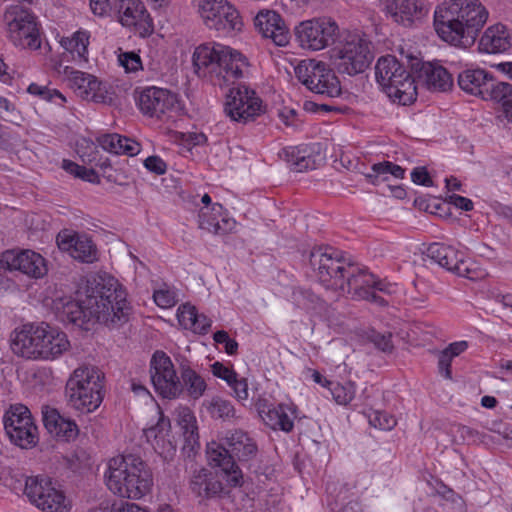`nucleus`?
<instances>
[{
  "label": "nucleus",
  "instance_id": "obj_1",
  "mask_svg": "<svg viewBox=\"0 0 512 512\" xmlns=\"http://www.w3.org/2000/svg\"><path fill=\"white\" fill-rule=\"evenodd\" d=\"M53 310L62 322L79 327H84L92 319L114 326L127 320L130 306L118 280L102 274L87 281L84 299L73 300L70 296L55 298Z\"/></svg>",
  "mask_w": 512,
  "mask_h": 512
},
{
  "label": "nucleus",
  "instance_id": "obj_2",
  "mask_svg": "<svg viewBox=\"0 0 512 512\" xmlns=\"http://www.w3.org/2000/svg\"><path fill=\"white\" fill-rule=\"evenodd\" d=\"M489 17L479 0H445L434 12V27L439 37L455 46L472 45Z\"/></svg>",
  "mask_w": 512,
  "mask_h": 512
},
{
  "label": "nucleus",
  "instance_id": "obj_3",
  "mask_svg": "<svg viewBox=\"0 0 512 512\" xmlns=\"http://www.w3.org/2000/svg\"><path fill=\"white\" fill-rule=\"evenodd\" d=\"M375 77L382 91L394 103L408 105L416 100V80L396 57L387 55L379 58L375 66Z\"/></svg>",
  "mask_w": 512,
  "mask_h": 512
},
{
  "label": "nucleus",
  "instance_id": "obj_4",
  "mask_svg": "<svg viewBox=\"0 0 512 512\" xmlns=\"http://www.w3.org/2000/svg\"><path fill=\"white\" fill-rule=\"evenodd\" d=\"M104 374L94 366H80L73 371L66 384L69 404L82 413L96 410L103 400Z\"/></svg>",
  "mask_w": 512,
  "mask_h": 512
},
{
  "label": "nucleus",
  "instance_id": "obj_5",
  "mask_svg": "<svg viewBox=\"0 0 512 512\" xmlns=\"http://www.w3.org/2000/svg\"><path fill=\"white\" fill-rule=\"evenodd\" d=\"M374 58L372 43L360 35H350L332 50L331 59L339 73L356 75L364 72Z\"/></svg>",
  "mask_w": 512,
  "mask_h": 512
},
{
  "label": "nucleus",
  "instance_id": "obj_6",
  "mask_svg": "<svg viewBox=\"0 0 512 512\" xmlns=\"http://www.w3.org/2000/svg\"><path fill=\"white\" fill-rule=\"evenodd\" d=\"M297 79L313 93L337 97L341 94L340 82L334 71L322 61L306 59L294 69Z\"/></svg>",
  "mask_w": 512,
  "mask_h": 512
},
{
  "label": "nucleus",
  "instance_id": "obj_7",
  "mask_svg": "<svg viewBox=\"0 0 512 512\" xmlns=\"http://www.w3.org/2000/svg\"><path fill=\"white\" fill-rule=\"evenodd\" d=\"M10 41L17 47L38 50L41 38L36 17L26 9L11 7L5 13Z\"/></svg>",
  "mask_w": 512,
  "mask_h": 512
},
{
  "label": "nucleus",
  "instance_id": "obj_8",
  "mask_svg": "<svg viewBox=\"0 0 512 512\" xmlns=\"http://www.w3.org/2000/svg\"><path fill=\"white\" fill-rule=\"evenodd\" d=\"M24 494L43 512H68L70 504L64 493L56 488L47 476H29L25 481Z\"/></svg>",
  "mask_w": 512,
  "mask_h": 512
},
{
  "label": "nucleus",
  "instance_id": "obj_9",
  "mask_svg": "<svg viewBox=\"0 0 512 512\" xmlns=\"http://www.w3.org/2000/svg\"><path fill=\"white\" fill-rule=\"evenodd\" d=\"M310 265L325 288L341 293L346 286L349 268L347 269L344 262L334 255L332 248H314L310 253Z\"/></svg>",
  "mask_w": 512,
  "mask_h": 512
},
{
  "label": "nucleus",
  "instance_id": "obj_10",
  "mask_svg": "<svg viewBox=\"0 0 512 512\" xmlns=\"http://www.w3.org/2000/svg\"><path fill=\"white\" fill-rule=\"evenodd\" d=\"M264 111L262 100L245 85L231 88L226 95L224 112L232 121L246 124L254 121Z\"/></svg>",
  "mask_w": 512,
  "mask_h": 512
},
{
  "label": "nucleus",
  "instance_id": "obj_11",
  "mask_svg": "<svg viewBox=\"0 0 512 512\" xmlns=\"http://www.w3.org/2000/svg\"><path fill=\"white\" fill-rule=\"evenodd\" d=\"M337 23L328 18L302 21L295 27L299 45L312 51L322 50L333 44L338 37Z\"/></svg>",
  "mask_w": 512,
  "mask_h": 512
},
{
  "label": "nucleus",
  "instance_id": "obj_12",
  "mask_svg": "<svg viewBox=\"0 0 512 512\" xmlns=\"http://www.w3.org/2000/svg\"><path fill=\"white\" fill-rule=\"evenodd\" d=\"M137 105L144 115L159 120L173 118L181 110L177 94L155 86L147 87L139 93Z\"/></svg>",
  "mask_w": 512,
  "mask_h": 512
},
{
  "label": "nucleus",
  "instance_id": "obj_13",
  "mask_svg": "<svg viewBox=\"0 0 512 512\" xmlns=\"http://www.w3.org/2000/svg\"><path fill=\"white\" fill-rule=\"evenodd\" d=\"M199 12L209 29L229 33L240 31L242 28L239 12L227 0H202Z\"/></svg>",
  "mask_w": 512,
  "mask_h": 512
},
{
  "label": "nucleus",
  "instance_id": "obj_14",
  "mask_svg": "<svg viewBox=\"0 0 512 512\" xmlns=\"http://www.w3.org/2000/svg\"><path fill=\"white\" fill-rule=\"evenodd\" d=\"M376 291L390 293V285L376 280L373 274L365 270L349 266L346 286L341 290V294H350L355 299L367 300L379 306H386L387 301L377 295Z\"/></svg>",
  "mask_w": 512,
  "mask_h": 512
},
{
  "label": "nucleus",
  "instance_id": "obj_15",
  "mask_svg": "<svg viewBox=\"0 0 512 512\" xmlns=\"http://www.w3.org/2000/svg\"><path fill=\"white\" fill-rule=\"evenodd\" d=\"M4 428L10 440L21 448L37 443V427L29 409L21 404L11 406L4 415Z\"/></svg>",
  "mask_w": 512,
  "mask_h": 512
},
{
  "label": "nucleus",
  "instance_id": "obj_16",
  "mask_svg": "<svg viewBox=\"0 0 512 512\" xmlns=\"http://www.w3.org/2000/svg\"><path fill=\"white\" fill-rule=\"evenodd\" d=\"M427 256L439 266L460 277L477 280L484 277V271L463 257V254L450 245L432 243L427 248Z\"/></svg>",
  "mask_w": 512,
  "mask_h": 512
},
{
  "label": "nucleus",
  "instance_id": "obj_17",
  "mask_svg": "<svg viewBox=\"0 0 512 512\" xmlns=\"http://www.w3.org/2000/svg\"><path fill=\"white\" fill-rule=\"evenodd\" d=\"M151 381L155 391L167 399L178 398L183 393V386L176 374L169 356L156 351L151 359Z\"/></svg>",
  "mask_w": 512,
  "mask_h": 512
},
{
  "label": "nucleus",
  "instance_id": "obj_18",
  "mask_svg": "<svg viewBox=\"0 0 512 512\" xmlns=\"http://www.w3.org/2000/svg\"><path fill=\"white\" fill-rule=\"evenodd\" d=\"M69 82L77 96L84 100L105 105L114 103V92L107 84L100 82L91 74L72 70L69 74Z\"/></svg>",
  "mask_w": 512,
  "mask_h": 512
},
{
  "label": "nucleus",
  "instance_id": "obj_19",
  "mask_svg": "<svg viewBox=\"0 0 512 512\" xmlns=\"http://www.w3.org/2000/svg\"><path fill=\"white\" fill-rule=\"evenodd\" d=\"M0 267L10 271L18 270L35 279L42 278L47 273L45 259L32 250L3 252L0 256Z\"/></svg>",
  "mask_w": 512,
  "mask_h": 512
},
{
  "label": "nucleus",
  "instance_id": "obj_20",
  "mask_svg": "<svg viewBox=\"0 0 512 512\" xmlns=\"http://www.w3.org/2000/svg\"><path fill=\"white\" fill-rule=\"evenodd\" d=\"M43 325L25 324L20 328L13 331L11 335V349L12 351L26 359H38L39 352L42 350L41 342L45 336L43 332Z\"/></svg>",
  "mask_w": 512,
  "mask_h": 512
},
{
  "label": "nucleus",
  "instance_id": "obj_21",
  "mask_svg": "<svg viewBox=\"0 0 512 512\" xmlns=\"http://www.w3.org/2000/svg\"><path fill=\"white\" fill-rule=\"evenodd\" d=\"M57 245L60 250L84 263H93L97 260V249L92 240L85 235H79L69 230L58 233Z\"/></svg>",
  "mask_w": 512,
  "mask_h": 512
},
{
  "label": "nucleus",
  "instance_id": "obj_22",
  "mask_svg": "<svg viewBox=\"0 0 512 512\" xmlns=\"http://www.w3.org/2000/svg\"><path fill=\"white\" fill-rule=\"evenodd\" d=\"M220 51L222 55L221 58H218L219 67L214 83L223 86L243 77L244 69L248 64L245 57L240 52L228 46L221 48Z\"/></svg>",
  "mask_w": 512,
  "mask_h": 512
},
{
  "label": "nucleus",
  "instance_id": "obj_23",
  "mask_svg": "<svg viewBox=\"0 0 512 512\" xmlns=\"http://www.w3.org/2000/svg\"><path fill=\"white\" fill-rule=\"evenodd\" d=\"M254 25L263 37L271 39L277 46H285L289 43V30L277 12L260 11L254 19Z\"/></svg>",
  "mask_w": 512,
  "mask_h": 512
},
{
  "label": "nucleus",
  "instance_id": "obj_24",
  "mask_svg": "<svg viewBox=\"0 0 512 512\" xmlns=\"http://www.w3.org/2000/svg\"><path fill=\"white\" fill-rule=\"evenodd\" d=\"M130 485L124 498L140 499L149 493L153 484L152 473L147 464L138 456L129 454Z\"/></svg>",
  "mask_w": 512,
  "mask_h": 512
},
{
  "label": "nucleus",
  "instance_id": "obj_25",
  "mask_svg": "<svg viewBox=\"0 0 512 512\" xmlns=\"http://www.w3.org/2000/svg\"><path fill=\"white\" fill-rule=\"evenodd\" d=\"M495 84L493 75L485 69H466L458 75L461 90L487 101Z\"/></svg>",
  "mask_w": 512,
  "mask_h": 512
},
{
  "label": "nucleus",
  "instance_id": "obj_26",
  "mask_svg": "<svg viewBox=\"0 0 512 512\" xmlns=\"http://www.w3.org/2000/svg\"><path fill=\"white\" fill-rule=\"evenodd\" d=\"M207 457L211 466L221 468L226 474L230 486L237 487L242 484V473L232 458L229 448L224 443L223 445L215 442L208 444Z\"/></svg>",
  "mask_w": 512,
  "mask_h": 512
},
{
  "label": "nucleus",
  "instance_id": "obj_27",
  "mask_svg": "<svg viewBox=\"0 0 512 512\" xmlns=\"http://www.w3.org/2000/svg\"><path fill=\"white\" fill-rule=\"evenodd\" d=\"M128 473H130L129 454L116 456L109 460L105 472V482L108 489L121 498L127 494V488L130 485Z\"/></svg>",
  "mask_w": 512,
  "mask_h": 512
},
{
  "label": "nucleus",
  "instance_id": "obj_28",
  "mask_svg": "<svg viewBox=\"0 0 512 512\" xmlns=\"http://www.w3.org/2000/svg\"><path fill=\"white\" fill-rule=\"evenodd\" d=\"M224 444L229 448L233 459L237 458L251 468V462L258 456V446L252 437L242 430H232L227 432Z\"/></svg>",
  "mask_w": 512,
  "mask_h": 512
},
{
  "label": "nucleus",
  "instance_id": "obj_29",
  "mask_svg": "<svg viewBox=\"0 0 512 512\" xmlns=\"http://www.w3.org/2000/svg\"><path fill=\"white\" fill-rule=\"evenodd\" d=\"M259 416L273 430L290 432L294 423L288 415V407L283 404L274 405L268 399L259 397L255 403Z\"/></svg>",
  "mask_w": 512,
  "mask_h": 512
},
{
  "label": "nucleus",
  "instance_id": "obj_30",
  "mask_svg": "<svg viewBox=\"0 0 512 512\" xmlns=\"http://www.w3.org/2000/svg\"><path fill=\"white\" fill-rule=\"evenodd\" d=\"M385 12L395 22L404 26L411 25L427 13L418 0H385Z\"/></svg>",
  "mask_w": 512,
  "mask_h": 512
},
{
  "label": "nucleus",
  "instance_id": "obj_31",
  "mask_svg": "<svg viewBox=\"0 0 512 512\" xmlns=\"http://www.w3.org/2000/svg\"><path fill=\"white\" fill-rule=\"evenodd\" d=\"M416 81L428 90L435 92L447 91L453 85L449 72L444 67L430 62L421 64L417 71Z\"/></svg>",
  "mask_w": 512,
  "mask_h": 512
},
{
  "label": "nucleus",
  "instance_id": "obj_32",
  "mask_svg": "<svg viewBox=\"0 0 512 512\" xmlns=\"http://www.w3.org/2000/svg\"><path fill=\"white\" fill-rule=\"evenodd\" d=\"M42 413L44 426L55 437L63 441H71L78 436L77 424L60 415L56 409L46 407Z\"/></svg>",
  "mask_w": 512,
  "mask_h": 512
},
{
  "label": "nucleus",
  "instance_id": "obj_33",
  "mask_svg": "<svg viewBox=\"0 0 512 512\" xmlns=\"http://www.w3.org/2000/svg\"><path fill=\"white\" fill-rule=\"evenodd\" d=\"M43 332L45 336L42 337L41 346L43 347L42 350L45 351L39 352L38 359L54 360L69 349L70 342L64 332L45 323Z\"/></svg>",
  "mask_w": 512,
  "mask_h": 512
},
{
  "label": "nucleus",
  "instance_id": "obj_34",
  "mask_svg": "<svg viewBox=\"0 0 512 512\" xmlns=\"http://www.w3.org/2000/svg\"><path fill=\"white\" fill-rule=\"evenodd\" d=\"M223 207L214 203L211 207H203L199 212V227L213 234H225L232 230L235 222L222 215Z\"/></svg>",
  "mask_w": 512,
  "mask_h": 512
},
{
  "label": "nucleus",
  "instance_id": "obj_35",
  "mask_svg": "<svg viewBox=\"0 0 512 512\" xmlns=\"http://www.w3.org/2000/svg\"><path fill=\"white\" fill-rule=\"evenodd\" d=\"M511 46V38L507 28L502 24L488 27L479 41V50L489 54L501 53Z\"/></svg>",
  "mask_w": 512,
  "mask_h": 512
},
{
  "label": "nucleus",
  "instance_id": "obj_36",
  "mask_svg": "<svg viewBox=\"0 0 512 512\" xmlns=\"http://www.w3.org/2000/svg\"><path fill=\"white\" fill-rule=\"evenodd\" d=\"M221 48H225V46L218 43H203L195 48L192 58L198 73L202 70L203 74L208 72L217 75L218 58H221L222 55Z\"/></svg>",
  "mask_w": 512,
  "mask_h": 512
},
{
  "label": "nucleus",
  "instance_id": "obj_37",
  "mask_svg": "<svg viewBox=\"0 0 512 512\" xmlns=\"http://www.w3.org/2000/svg\"><path fill=\"white\" fill-rule=\"evenodd\" d=\"M177 422L183 434V450L190 456L200 447L196 418L189 408H180L177 412Z\"/></svg>",
  "mask_w": 512,
  "mask_h": 512
},
{
  "label": "nucleus",
  "instance_id": "obj_38",
  "mask_svg": "<svg viewBox=\"0 0 512 512\" xmlns=\"http://www.w3.org/2000/svg\"><path fill=\"white\" fill-rule=\"evenodd\" d=\"M119 20L126 27H145L149 15L140 0H120L118 4Z\"/></svg>",
  "mask_w": 512,
  "mask_h": 512
},
{
  "label": "nucleus",
  "instance_id": "obj_39",
  "mask_svg": "<svg viewBox=\"0 0 512 512\" xmlns=\"http://www.w3.org/2000/svg\"><path fill=\"white\" fill-rule=\"evenodd\" d=\"M99 145L113 154L135 156L141 151V145L133 139L119 134H106L98 138Z\"/></svg>",
  "mask_w": 512,
  "mask_h": 512
},
{
  "label": "nucleus",
  "instance_id": "obj_40",
  "mask_svg": "<svg viewBox=\"0 0 512 512\" xmlns=\"http://www.w3.org/2000/svg\"><path fill=\"white\" fill-rule=\"evenodd\" d=\"M190 488L194 494L205 498L218 496L223 490L221 481L211 477L210 473L204 468L194 472L190 481Z\"/></svg>",
  "mask_w": 512,
  "mask_h": 512
},
{
  "label": "nucleus",
  "instance_id": "obj_41",
  "mask_svg": "<svg viewBox=\"0 0 512 512\" xmlns=\"http://www.w3.org/2000/svg\"><path fill=\"white\" fill-rule=\"evenodd\" d=\"M279 155L290 165L291 170L295 172L314 169L316 166L315 160L308 151L307 146L286 147Z\"/></svg>",
  "mask_w": 512,
  "mask_h": 512
},
{
  "label": "nucleus",
  "instance_id": "obj_42",
  "mask_svg": "<svg viewBox=\"0 0 512 512\" xmlns=\"http://www.w3.org/2000/svg\"><path fill=\"white\" fill-rule=\"evenodd\" d=\"M181 379L183 392L185 391L190 398L197 400L204 395L207 384L204 378L195 370L189 366H183L181 368Z\"/></svg>",
  "mask_w": 512,
  "mask_h": 512
},
{
  "label": "nucleus",
  "instance_id": "obj_43",
  "mask_svg": "<svg viewBox=\"0 0 512 512\" xmlns=\"http://www.w3.org/2000/svg\"><path fill=\"white\" fill-rule=\"evenodd\" d=\"M487 101H493L500 105L506 119L512 122V84L497 82L491 90Z\"/></svg>",
  "mask_w": 512,
  "mask_h": 512
},
{
  "label": "nucleus",
  "instance_id": "obj_44",
  "mask_svg": "<svg viewBox=\"0 0 512 512\" xmlns=\"http://www.w3.org/2000/svg\"><path fill=\"white\" fill-rule=\"evenodd\" d=\"M89 37L87 31H77L71 38L62 40V46L72 53H77L80 58L87 60Z\"/></svg>",
  "mask_w": 512,
  "mask_h": 512
},
{
  "label": "nucleus",
  "instance_id": "obj_45",
  "mask_svg": "<svg viewBox=\"0 0 512 512\" xmlns=\"http://www.w3.org/2000/svg\"><path fill=\"white\" fill-rule=\"evenodd\" d=\"M205 405L214 418L229 419L235 416V408L231 402L220 397L212 398Z\"/></svg>",
  "mask_w": 512,
  "mask_h": 512
},
{
  "label": "nucleus",
  "instance_id": "obj_46",
  "mask_svg": "<svg viewBox=\"0 0 512 512\" xmlns=\"http://www.w3.org/2000/svg\"><path fill=\"white\" fill-rule=\"evenodd\" d=\"M331 393L334 400L340 405L349 404L355 397L356 386L352 381L344 383H336L331 388Z\"/></svg>",
  "mask_w": 512,
  "mask_h": 512
},
{
  "label": "nucleus",
  "instance_id": "obj_47",
  "mask_svg": "<svg viewBox=\"0 0 512 512\" xmlns=\"http://www.w3.org/2000/svg\"><path fill=\"white\" fill-rule=\"evenodd\" d=\"M369 423L374 426L375 428H379L381 430H391L393 429L397 421L394 416L391 414L380 411V410H373L368 415Z\"/></svg>",
  "mask_w": 512,
  "mask_h": 512
},
{
  "label": "nucleus",
  "instance_id": "obj_48",
  "mask_svg": "<svg viewBox=\"0 0 512 512\" xmlns=\"http://www.w3.org/2000/svg\"><path fill=\"white\" fill-rule=\"evenodd\" d=\"M196 312V308L188 303L181 305L177 310L179 324L185 329L193 327L195 325Z\"/></svg>",
  "mask_w": 512,
  "mask_h": 512
},
{
  "label": "nucleus",
  "instance_id": "obj_49",
  "mask_svg": "<svg viewBox=\"0 0 512 512\" xmlns=\"http://www.w3.org/2000/svg\"><path fill=\"white\" fill-rule=\"evenodd\" d=\"M119 64L126 72H137L142 69L140 56L135 52H124L118 56Z\"/></svg>",
  "mask_w": 512,
  "mask_h": 512
},
{
  "label": "nucleus",
  "instance_id": "obj_50",
  "mask_svg": "<svg viewBox=\"0 0 512 512\" xmlns=\"http://www.w3.org/2000/svg\"><path fill=\"white\" fill-rule=\"evenodd\" d=\"M391 337V333L382 334L376 331H372L368 336L370 342H372L376 348L385 353H390L394 349Z\"/></svg>",
  "mask_w": 512,
  "mask_h": 512
},
{
  "label": "nucleus",
  "instance_id": "obj_51",
  "mask_svg": "<svg viewBox=\"0 0 512 512\" xmlns=\"http://www.w3.org/2000/svg\"><path fill=\"white\" fill-rule=\"evenodd\" d=\"M153 298L161 308H171L177 303L176 293L168 288L155 291Z\"/></svg>",
  "mask_w": 512,
  "mask_h": 512
},
{
  "label": "nucleus",
  "instance_id": "obj_52",
  "mask_svg": "<svg viewBox=\"0 0 512 512\" xmlns=\"http://www.w3.org/2000/svg\"><path fill=\"white\" fill-rule=\"evenodd\" d=\"M28 92L33 95H37L42 99L52 101L54 98H59L62 101H65V97L55 89H49L45 86H40L35 83H32L28 87Z\"/></svg>",
  "mask_w": 512,
  "mask_h": 512
},
{
  "label": "nucleus",
  "instance_id": "obj_53",
  "mask_svg": "<svg viewBox=\"0 0 512 512\" xmlns=\"http://www.w3.org/2000/svg\"><path fill=\"white\" fill-rule=\"evenodd\" d=\"M293 301L302 309H310L317 301V297L308 290L297 289L293 292Z\"/></svg>",
  "mask_w": 512,
  "mask_h": 512
},
{
  "label": "nucleus",
  "instance_id": "obj_54",
  "mask_svg": "<svg viewBox=\"0 0 512 512\" xmlns=\"http://www.w3.org/2000/svg\"><path fill=\"white\" fill-rule=\"evenodd\" d=\"M279 117L286 127L297 130L302 125V120L299 118V113L290 108H284L279 112Z\"/></svg>",
  "mask_w": 512,
  "mask_h": 512
},
{
  "label": "nucleus",
  "instance_id": "obj_55",
  "mask_svg": "<svg viewBox=\"0 0 512 512\" xmlns=\"http://www.w3.org/2000/svg\"><path fill=\"white\" fill-rule=\"evenodd\" d=\"M213 339L217 344L224 345L227 354L233 355L237 352L238 343L234 339H231L226 331H217L214 333Z\"/></svg>",
  "mask_w": 512,
  "mask_h": 512
},
{
  "label": "nucleus",
  "instance_id": "obj_56",
  "mask_svg": "<svg viewBox=\"0 0 512 512\" xmlns=\"http://www.w3.org/2000/svg\"><path fill=\"white\" fill-rule=\"evenodd\" d=\"M211 369L214 376L226 381L228 385L235 382V377L237 376L236 372L233 369L224 366L222 363L215 362L212 364Z\"/></svg>",
  "mask_w": 512,
  "mask_h": 512
},
{
  "label": "nucleus",
  "instance_id": "obj_57",
  "mask_svg": "<svg viewBox=\"0 0 512 512\" xmlns=\"http://www.w3.org/2000/svg\"><path fill=\"white\" fill-rule=\"evenodd\" d=\"M453 357L444 349L438 355V369L446 379L452 378L451 362Z\"/></svg>",
  "mask_w": 512,
  "mask_h": 512
},
{
  "label": "nucleus",
  "instance_id": "obj_58",
  "mask_svg": "<svg viewBox=\"0 0 512 512\" xmlns=\"http://www.w3.org/2000/svg\"><path fill=\"white\" fill-rule=\"evenodd\" d=\"M229 386L233 389L234 394L239 401L248 400V383L245 378L238 379L236 376L235 382H232Z\"/></svg>",
  "mask_w": 512,
  "mask_h": 512
},
{
  "label": "nucleus",
  "instance_id": "obj_59",
  "mask_svg": "<svg viewBox=\"0 0 512 512\" xmlns=\"http://www.w3.org/2000/svg\"><path fill=\"white\" fill-rule=\"evenodd\" d=\"M144 166L151 172L162 175L166 172V163L159 156H149L144 161Z\"/></svg>",
  "mask_w": 512,
  "mask_h": 512
},
{
  "label": "nucleus",
  "instance_id": "obj_60",
  "mask_svg": "<svg viewBox=\"0 0 512 512\" xmlns=\"http://www.w3.org/2000/svg\"><path fill=\"white\" fill-rule=\"evenodd\" d=\"M411 179L415 184L431 186L432 180L424 167H417L411 173Z\"/></svg>",
  "mask_w": 512,
  "mask_h": 512
},
{
  "label": "nucleus",
  "instance_id": "obj_61",
  "mask_svg": "<svg viewBox=\"0 0 512 512\" xmlns=\"http://www.w3.org/2000/svg\"><path fill=\"white\" fill-rule=\"evenodd\" d=\"M390 170H391L390 162L384 161L381 163H376L372 166L373 173L367 174V177L370 179H372V178L378 179L381 176H386V175L390 174ZM386 179H387L386 177H383L382 180H386Z\"/></svg>",
  "mask_w": 512,
  "mask_h": 512
},
{
  "label": "nucleus",
  "instance_id": "obj_62",
  "mask_svg": "<svg viewBox=\"0 0 512 512\" xmlns=\"http://www.w3.org/2000/svg\"><path fill=\"white\" fill-rule=\"evenodd\" d=\"M195 325L190 327L191 330L198 333H206L208 329L211 327L212 321L203 314H195Z\"/></svg>",
  "mask_w": 512,
  "mask_h": 512
},
{
  "label": "nucleus",
  "instance_id": "obj_63",
  "mask_svg": "<svg viewBox=\"0 0 512 512\" xmlns=\"http://www.w3.org/2000/svg\"><path fill=\"white\" fill-rule=\"evenodd\" d=\"M448 201L449 203L464 211H471L473 209V202L470 199L460 195L452 194L448 197Z\"/></svg>",
  "mask_w": 512,
  "mask_h": 512
},
{
  "label": "nucleus",
  "instance_id": "obj_64",
  "mask_svg": "<svg viewBox=\"0 0 512 512\" xmlns=\"http://www.w3.org/2000/svg\"><path fill=\"white\" fill-rule=\"evenodd\" d=\"M108 512H148L144 508L140 507L134 503H124L121 502L119 504H113L111 509Z\"/></svg>",
  "mask_w": 512,
  "mask_h": 512
}]
</instances>
